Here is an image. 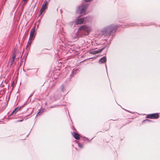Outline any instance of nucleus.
Here are the masks:
<instances>
[{"instance_id":"f257e3e1","label":"nucleus","mask_w":160,"mask_h":160,"mask_svg":"<svg viewBox=\"0 0 160 160\" xmlns=\"http://www.w3.org/2000/svg\"><path fill=\"white\" fill-rule=\"evenodd\" d=\"M117 25H111L105 28L102 31V34L104 36L108 37L110 33L112 32H115V30L118 27Z\"/></svg>"},{"instance_id":"f03ea898","label":"nucleus","mask_w":160,"mask_h":160,"mask_svg":"<svg viewBox=\"0 0 160 160\" xmlns=\"http://www.w3.org/2000/svg\"><path fill=\"white\" fill-rule=\"evenodd\" d=\"M79 30H83L84 32H85L86 34H85V35H88L91 31L92 28L91 27L87 26L86 25H83L82 26L79 27Z\"/></svg>"},{"instance_id":"7ed1b4c3","label":"nucleus","mask_w":160,"mask_h":160,"mask_svg":"<svg viewBox=\"0 0 160 160\" xmlns=\"http://www.w3.org/2000/svg\"><path fill=\"white\" fill-rule=\"evenodd\" d=\"M91 20V18L90 17L84 18H80L77 19L75 22L76 24H82L84 22H87Z\"/></svg>"},{"instance_id":"20e7f679","label":"nucleus","mask_w":160,"mask_h":160,"mask_svg":"<svg viewBox=\"0 0 160 160\" xmlns=\"http://www.w3.org/2000/svg\"><path fill=\"white\" fill-rule=\"evenodd\" d=\"M87 8V5L78 7L76 11V12L80 14L85 15V14L86 10Z\"/></svg>"},{"instance_id":"39448f33","label":"nucleus","mask_w":160,"mask_h":160,"mask_svg":"<svg viewBox=\"0 0 160 160\" xmlns=\"http://www.w3.org/2000/svg\"><path fill=\"white\" fill-rule=\"evenodd\" d=\"M35 27H33L31 30L29 38V41H28V44L30 42V44L32 43V41L34 39L35 37Z\"/></svg>"},{"instance_id":"423d86ee","label":"nucleus","mask_w":160,"mask_h":160,"mask_svg":"<svg viewBox=\"0 0 160 160\" xmlns=\"http://www.w3.org/2000/svg\"><path fill=\"white\" fill-rule=\"evenodd\" d=\"M48 4V3L47 1H44L40 11L39 15H41L44 11L47 8Z\"/></svg>"},{"instance_id":"0eeeda50","label":"nucleus","mask_w":160,"mask_h":160,"mask_svg":"<svg viewBox=\"0 0 160 160\" xmlns=\"http://www.w3.org/2000/svg\"><path fill=\"white\" fill-rule=\"evenodd\" d=\"M159 114L157 113L148 114L147 117L151 119H157L159 118Z\"/></svg>"},{"instance_id":"6e6552de","label":"nucleus","mask_w":160,"mask_h":160,"mask_svg":"<svg viewBox=\"0 0 160 160\" xmlns=\"http://www.w3.org/2000/svg\"><path fill=\"white\" fill-rule=\"evenodd\" d=\"M103 48L101 49H99L98 50H92L89 51V53L90 54H95L97 53H99L101 52L103 50Z\"/></svg>"},{"instance_id":"1a4fd4ad","label":"nucleus","mask_w":160,"mask_h":160,"mask_svg":"<svg viewBox=\"0 0 160 160\" xmlns=\"http://www.w3.org/2000/svg\"><path fill=\"white\" fill-rule=\"evenodd\" d=\"M22 108V107H18L15 108L14 110H13L12 112L11 113V115H12L14 114H16L17 111Z\"/></svg>"},{"instance_id":"9d476101","label":"nucleus","mask_w":160,"mask_h":160,"mask_svg":"<svg viewBox=\"0 0 160 160\" xmlns=\"http://www.w3.org/2000/svg\"><path fill=\"white\" fill-rule=\"evenodd\" d=\"M72 135L73 136L74 138L76 139L79 140L80 139V135L78 133L73 132L72 133Z\"/></svg>"},{"instance_id":"9b49d317","label":"nucleus","mask_w":160,"mask_h":160,"mask_svg":"<svg viewBox=\"0 0 160 160\" xmlns=\"http://www.w3.org/2000/svg\"><path fill=\"white\" fill-rule=\"evenodd\" d=\"M106 58L105 57H103L99 60V62H101V63H104V62H106Z\"/></svg>"},{"instance_id":"f8f14e48","label":"nucleus","mask_w":160,"mask_h":160,"mask_svg":"<svg viewBox=\"0 0 160 160\" xmlns=\"http://www.w3.org/2000/svg\"><path fill=\"white\" fill-rule=\"evenodd\" d=\"M15 57H16V54L15 53H13V54H12V60L11 62V65L13 63Z\"/></svg>"},{"instance_id":"ddd939ff","label":"nucleus","mask_w":160,"mask_h":160,"mask_svg":"<svg viewBox=\"0 0 160 160\" xmlns=\"http://www.w3.org/2000/svg\"><path fill=\"white\" fill-rule=\"evenodd\" d=\"M23 119H21V120H18L17 121V122H22V121H23Z\"/></svg>"},{"instance_id":"4468645a","label":"nucleus","mask_w":160,"mask_h":160,"mask_svg":"<svg viewBox=\"0 0 160 160\" xmlns=\"http://www.w3.org/2000/svg\"><path fill=\"white\" fill-rule=\"evenodd\" d=\"M28 0H22V1L24 2H26Z\"/></svg>"},{"instance_id":"2eb2a0df","label":"nucleus","mask_w":160,"mask_h":160,"mask_svg":"<svg viewBox=\"0 0 160 160\" xmlns=\"http://www.w3.org/2000/svg\"><path fill=\"white\" fill-rule=\"evenodd\" d=\"M76 71L74 70H73L72 71V74H74V73H75V72Z\"/></svg>"},{"instance_id":"dca6fc26","label":"nucleus","mask_w":160,"mask_h":160,"mask_svg":"<svg viewBox=\"0 0 160 160\" xmlns=\"http://www.w3.org/2000/svg\"><path fill=\"white\" fill-rule=\"evenodd\" d=\"M78 145V146H79V147H81V148H82V145H81V144H80L79 143Z\"/></svg>"},{"instance_id":"f3484780","label":"nucleus","mask_w":160,"mask_h":160,"mask_svg":"<svg viewBox=\"0 0 160 160\" xmlns=\"http://www.w3.org/2000/svg\"><path fill=\"white\" fill-rule=\"evenodd\" d=\"M86 0V1L87 2H90V1H91L92 0Z\"/></svg>"},{"instance_id":"a211bd4d","label":"nucleus","mask_w":160,"mask_h":160,"mask_svg":"<svg viewBox=\"0 0 160 160\" xmlns=\"http://www.w3.org/2000/svg\"><path fill=\"white\" fill-rule=\"evenodd\" d=\"M149 121V120H148V119H146V120H144V121Z\"/></svg>"}]
</instances>
